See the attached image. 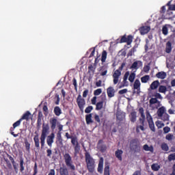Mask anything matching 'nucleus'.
I'll return each instance as SVG.
<instances>
[{
    "instance_id": "obj_1",
    "label": "nucleus",
    "mask_w": 175,
    "mask_h": 175,
    "mask_svg": "<svg viewBox=\"0 0 175 175\" xmlns=\"http://www.w3.org/2000/svg\"><path fill=\"white\" fill-rule=\"evenodd\" d=\"M49 129H50V127L49 126V124L42 125V134L40 137V143H41L42 148L44 147V144L46 143V137H47V133H49Z\"/></svg>"
},
{
    "instance_id": "obj_2",
    "label": "nucleus",
    "mask_w": 175,
    "mask_h": 175,
    "mask_svg": "<svg viewBox=\"0 0 175 175\" xmlns=\"http://www.w3.org/2000/svg\"><path fill=\"white\" fill-rule=\"evenodd\" d=\"M85 161L87 163V167L89 172H90V173H92L95 170V161H94V159L91 157V155H90L88 152L85 154Z\"/></svg>"
},
{
    "instance_id": "obj_3",
    "label": "nucleus",
    "mask_w": 175,
    "mask_h": 175,
    "mask_svg": "<svg viewBox=\"0 0 175 175\" xmlns=\"http://www.w3.org/2000/svg\"><path fill=\"white\" fill-rule=\"evenodd\" d=\"M157 116L163 121H169V114L166 113V108L165 107H161L158 109Z\"/></svg>"
},
{
    "instance_id": "obj_4",
    "label": "nucleus",
    "mask_w": 175,
    "mask_h": 175,
    "mask_svg": "<svg viewBox=\"0 0 175 175\" xmlns=\"http://www.w3.org/2000/svg\"><path fill=\"white\" fill-rule=\"evenodd\" d=\"M64 159L66 166H68V167H69V169H70L71 170H75V167L72 163V157H70V155L68 153H66L64 154Z\"/></svg>"
},
{
    "instance_id": "obj_5",
    "label": "nucleus",
    "mask_w": 175,
    "mask_h": 175,
    "mask_svg": "<svg viewBox=\"0 0 175 175\" xmlns=\"http://www.w3.org/2000/svg\"><path fill=\"white\" fill-rule=\"evenodd\" d=\"M139 112L141 113V117L142 118H140V121L142 122V126H137V132H140L141 131H144V126H143L144 124V118H146V116H144V113L143 112V108L139 109Z\"/></svg>"
},
{
    "instance_id": "obj_6",
    "label": "nucleus",
    "mask_w": 175,
    "mask_h": 175,
    "mask_svg": "<svg viewBox=\"0 0 175 175\" xmlns=\"http://www.w3.org/2000/svg\"><path fill=\"white\" fill-rule=\"evenodd\" d=\"M54 139H55V134L51 133L46 138V143L49 147H53V143H54Z\"/></svg>"
},
{
    "instance_id": "obj_7",
    "label": "nucleus",
    "mask_w": 175,
    "mask_h": 175,
    "mask_svg": "<svg viewBox=\"0 0 175 175\" xmlns=\"http://www.w3.org/2000/svg\"><path fill=\"white\" fill-rule=\"evenodd\" d=\"M141 66H143V63L140 61H136L131 65V69L135 70L134 72H136V70H137L139 68H141Z\"/></svg>"
},
{
    "instance_id": "obj_8",
    "label": "nucleus",
    "mask_w": 175,
    "mask_h": 175,
    "mask_svg": "<svg viewBox=\"0 0 175 175\" xmlns=\"http://www.w3.org/2000/svg\"><path fill=\"white\" fill-rule=\"evenodd\" d=\"M77 102L78 103V106L79 107L83 110V109H84V105H85V101L84 100V99H83V98H81V95H79L78 98L77 99Z\"/></svg>"
},
{
    "instance_id": "obj_9",
    "label": "nucleus",
    "mask_w": 175,
    "mask_h": 175,
    "mask_svg": "<svg viewBox=\"0 0 175 175\" xmlns=\"http://www.w3.org/2000/svg\"><path fill=\"white\" fill-rule=\"evenodd\" d=\"M120 76H121V71H120V70H116L113 75V84L116 85L118 83Z\"/></svg>"
},
{
    "instance_id": "obj_10",
    "label": "nucleus",
    "mask_w": 175,
    "mask_h": 175,
    "mask_svg": "<svg viewBox=\"0 0 175 175\" xmlns=\"http://www.w3.org/2000/svg\"><path fill=\"white\" fill-rule=\"evenodd\" d=\"M49 122L51 124V128L52 131H54V129H55V128L57 127V125L59 124V122H58V120L55 118H51Z\"/></svg>"
},
{
    "instance_id": "obj_11",
    "label": "nucleus",
    "mask_w": 175,
    "mask_h": 175,
    "mask_svg": "<svg viewBox=\"0 0 175 175\" xmlns=\"http://www.w3.org/2000/svg\"><path fill=\"white\" fill-rule=\"evenodd\" d=\"M107 94L108 98H113L114 95H116V90H114V88L110 86L107 89Z\"/></svg>"
},
{
    "instance_id": "obj_12",
    "label": "nucleus",
    "mask_w": 175,
    "mask_h": 175,
    "mask_svg": "<svg viewBox=\"0 0 175 175\" xmlns=\"http://www.w3.org/2000/svg\"><path fill=\"white\" fill-rule=\"evenodd\" d=\"M140 85H142L139 79H136L133 84V89L137 91V94L140 92Z\"/></svg>"
},
{
    "instance_id": "obj_13",
    "label": "nucleus",
    "mask_w": 175,
    "mask_h": 175,
    "mask_svg": "<svg viewBox=\"0 0 175 175\" xmlns=\"http://www.w3.org/2000/svg\"><path fill=\"white\" fill-rule=\"evenodd\" d=\"M151 29V27L148 26H144L139 29L141 35H146V33H148Z\"/></svg>"
},
{
    "instance_id": "obj_14",
    "label": "nucleus",
    "mask_w": 175,
    "mask_h": 175,
    "mask_svg": "<svg viewBox=\"0 0 175 175\" xmlns=\"http://www.w3.org/2000/svg\"><path fill=\"white\" fill-rule=\"evenodd\" d=\"M150 105H156V107L157 109V107H159V106H161V102L158 101V99H157V98L153 97L150 100Z\"/></svg>"
},
{
    "instance_id": "obj_15",
    "label": "nucleus",
    "mask_w": 175,
    "mask_h": 175,
    "mask_svg": "<svg viewBox=\"0 0 175 175\" xmlns=\"http://www.w3.org/2000/svg\"><path fill=\"white\" fill-rule=\"evenodd\" d=\"M128 77H129V72H126L124 74L123 78V87H128V85H129V83H128Z\"/></svg>"
},
{
    "instance_id": "obj_16",
    "label": "nucleus",
    "mask_w": 175,
    "mask_h": 175,
    "mask_svg": "<svg viewBox=\"0 0 175 175\" xmlns=\"http://www.w3.org/2000/svg\"><path fill=\"white\" fill-rule=\"evenodd\" d=\"M122 154H124V152L121 150H117L115 152V157H116L119 161H122Z\"/></svg>"
},
{
    "instance_id": "obj_17",
    "label": "nucleus",
    "mask_w": 175,
    "mask_h": 175,
    "mask_svg": "<svg viewBox=\"0 0 175 175\" xmlns=\"http://www.w3.org/2000/svg\"><path fill=\"white\" fill-rule=\"evenodd\" d=\"M159 87V81H153L150 86L151 90H157Z\"/></svg>"
},
{
    "instance_id": "obj_18",
    "label": "nucleus",
    "mask_w": 175,
    "mask_h": 175,
    "mask_svg": "<svg viewBox=\"0 0 175 175\" xmlns=\"http://www.w3.org/2000/svg\"><path fill=\"white\" fill-rule=\"evenodd\" d=\"M166 72H159L156 75V77H157V79H161V80H163V79H166Z\"/></svg>"
},
{
    "instance_id": "obj_19",
    "label": "nucleus",
    "mask_w": 175,
    "mask_h": 175,
    "mask_svg": "<svg viewBox=\"0 0 175 175\" xmlns=\"http://www.w3.org/2000/svg\"><path fill=\"white\" fill-rule=\"evenodd\" d=\"M125 118V113L118 111L117 112V119L119 120V121H122Z\"/></svg>"
},
{
    "instance_id": "obj_20",
    "label": "nucleus",
    "mask_w": 175,
    "mask_h": 175,
    "mask_svg": "<svg viewBox=\"0 0 175 175\" xmlns=\"http://www.w3.org/2000/svg\"><path fill=\"white\" fill-rule=\"evenodd\" d=\"M60 175H69V172L67 167H60L59 169Z\"/></svg>"
},
{
    "instance_id": "obj_21",
    "label": "nucleus",
    "mask_w": 175,
    "mask_h": 175,
    "mask_svg": "<svg viewBox=\"0 0 175 175\" xmlns=\"http://www.w3.org/2000/svg\"><path fill=\"white\" fill-rule=\"evenodd\" d=\"M135 78H136V73H135V71L129 74V81H130V83H133V81H135Z\"/></svg>"
},
{
    "instance_id": "obj_22",
    "label": "nucleus",
    "mask_w": 175,
    "mask_h": 175,
    "mask_svg": "<svg viewBox=\"0 0 175 175\" xmlns=\"http://www.w3.org/2000/svg\"><path fill=\"white\" fill-rule=\"evenodd\" d=\"M172 52V42H167L166 43V46H165V53H169Z\"/></svg>"
},
{
    "instance_id": "obj_23",
    "label": "nucleus",
    "mask_w": 175,
    "mask_h": 175,
    "mask_svg": "<svg viewBox=\"0 0 175 175\" xmlns=\"http://www.w3.org/2000/svg\"><path fill=\"white\" fill-rule=\"evenodd\" d=\"M143 149L145 151H150V152H152V151H154V148L152 146H149L147 144L144 145Z\"/></svg>"
},
{
    "instance_id": "obj_24",
    "label": "nucleus",
    "mask_w": 175,
    "mask_h": 175,
    "mask_svg": "<svg viewBox=\"0 0 175 175\" xmlns=\"http://www.w3.org/2000/svg\"><path fill=\"white\" fill-rule=\"evenodd\" d=\"M33 141H34L36 147H37V148H39L40 147V144L39 142V136L36 135L33 137Z\"/></svg>"
},
{
    "instance_id": "obj_25",
    "label": "nucleus",
    "mask_w": 175,
    "mask_h": 175,
    "mask_svg": "<svg viewBox=\"0 0 175 175\" xmlns=\"http://www.w3.org/2000/svg\"><path fill=\"white\" fill-rule=\"evenodd\" d=\"M29 116H31V113L29 111H27L25 114H23V116H22V118H21V120L23 121V120H29Z\"/></svg>"
},
{
    "instance_id": "obj_26",
    "label": "nucleus",
    "mask_w": 175,
    "mask_h": 175,
    "mask_svg": "<svg viewBox=\"0 0 175 175\" xmlns=\"http://www.w3.org/2000/svg\"><path fill=\"white\" fill-rule=\"evenodd\" d=\"M136 112H132L130 115V120L131 122H136Z\"/></svg>"
},
{
    "instance_id": "obj_27",
    "label": "nucleus",
    "mask_w": 175,
    "mask_h": 175,
    "mask_svg": "<svg viewBox=\"0 0 175 175\" xmlns=\"http://www.w3.org/2000/svg\"><path fill=\"white\" fill-rule=\"evenodd\" d=\"M106 58H107V52H106V51H103L101 56L102 62H106Z\"/></svg>"
},
{
    "instance_id": "obj_28",
    "label": "nucleus",
    "mask_w": 175,
    "mask_h": 175,
    "mask_svg": "<svg viewBox=\"0 0 175 175\" xmlns=\"http://www.w3.org/2000/svg\"><path fill=\"white\" fill-rule=\"evenodd\" d=\"M85 120H86V123L90 124L92 122V114H89L87 115L85 117Z\"/></svg>"
},
{
    "instance_id": "obj_29",
    "label": "nucleus",
    "mask_w": 175,
    "mask_h": 175,
    "mask_svg": "<svg viewBox=\"0 0 175 175\" xmlns=\"http://www.w3.org/2000/svg\"><path fill=\"white\" fill-rule=\"evenodd\" d=\"M167 91V89L166 88V86L160 85L159 88V92H161V94H165Z\"/></svg>"
},
{
    "instance_id": "obj_30",
    "label": "nucleus",
    "mask_w": 175,
    "mask_h": 175,
    "mask_svg": "<svg viewBox=\"0 0 175 175\" xmlns=\"http://www.w3.org/2000/svg\"><path fill=\"white\" fill-rule=\"evenodd\" d=\"M167 14L170 16L168 18V20H172V18H174L175 15H173V12H172V10H169L167 12Z\"/></svg>"
},
{
    "instance_id": "obj_31",
    "label": "nucleus",
    "mask_w": 175,
    "mask_h": 175,
    "mask_svg": "<svg viewBox=\"0 0 175 175\" xmlns=\"http://www.w3.org/2000/svg\"><path fill=\"white\" fill-rule=\"evenodd\" d=\"M155 124L159 129H161V128H163V126H165V124L159 120H157Z\"/></svg>"
},
{
    "instance_id": "obj_32",
    "label": "nucleus",
    "mask_w": 175,
    "mask_h": 175,
    "mask_svg": "<svg viewBox=\"0 0 175 175\" xmlns=\"http://www.w3.org/2000/svg\"><path fill=\"white\" fill-rule=\"evenodd\" d=\"M151 168L154 171V172H158L159 169H161V166L159 165L157 163L152 164Z\"/></svg>"
},
{
    "instance_id": "obj_33",
    "label": "nucleus",
    "mask_w": 175,
    "mask_h": 175,
    "mask_svg": "<svg viewBox=\"0 0 175 175\" xmlns=\"http://www.w3.org/2000/svg\"><path fill=\"white\" fill-rule=\"evenodd\" d=\"M150 80V75H145L141 78L142 83H147Z\"/></svg>"
},
{
    "instance_id": "obj_34",
    "label": "nucleus",
    "mask_w": 175,
    "mask_h": 175,
    "mask_svg": "<svg viewBox=\"0 0 175 175\" xmlns=\"http://www.w3.org/2000/svg\"><path fill=\"white\" fill-rule=\"evenodd\" d=\"M54 113L55 116H61V108H59V107H55L54 109Z\"/></svg>"
},
{
    "instance_id": "obj_35",
    "label": "nucleus",
    "mask_w": 175,
    "mask_h": 175,
    "mask_svg": "<svg viewBox=\"0 0 175 175\" xmlns=\"http://www.w3.org/2000/svg\"><path fill=\"white\" fill-rule=\"evenodd\" d=\"M103 107V101H100V102H98L97 104H96V109L97 110H101V109Z\"/></svg>"
},
{
    "instance_id": "obj_36",
    "label": "nucleus",
    "mask_w": 175,
    "mask_h": 175,
    "mask_svg": "<svg viewBox=\"0 0 175 175\" xmlns=\"http://www.w3.org/2000/svg\"><path fill=\"white\" fill-rule=\"evenodd\" d=\"M102 169H103V159H100L99 164H98V172H100V170H102Z\"/></svg>"
},
{
    "instance_id": "obj_37",
    "label": "nucleus",
    "mask_w": 175,
    "mask_h": 175,
    "mask_svg": "<svg viewBox=\"0 0 175 175\" xmlns=\"http://www.w3.org/2000/svg\"><path fill=\"white\" fill-rule=\"evenodd\" d=\"M133 40V37L132 36H129L126 38V43L128 45L131 44Z\"/></svg>"
},
{
    "instance_id": "obj_38",
    "label": "nucleus",
    "mask_w": 175,
    "mask_h": 175,
    "mask_svg": "<svg viewBox=\"0 0 175 175\" xmlns=\"http://www.w3.org/2000/svg\"><path fill=\"white\" fill-rule=\"evenodd\" d=\"M148 124H149V127H150V130L152 132H155V125L154 124V122H150Z\"/></svg>"
},
{
    "instance_id": "obj_39",
    "label": "nucleus",
    "mask_w": 175,
    "mask_h": 175,
    "mask_svg": "<svg viewBox=\"0 0 175 175\" xmlns=\"http://www.w3.org/2000/svg\"><path fill=\"white\" fill-rule=\"evenodd\" d=\"M131 150H133L134 151H140V148L137 146V145H132L131 144Z\"/></svg>"
},
{
    "instance_id": "obj_40",
    "label": "nucleus",
    "mask_w": 175,
    "mask_h": 175,
    "mask_svg": "<svg viewBox=\"0 0 175 175\" xmlns=\"http://www.w3.org/2000/svg\"><path fill=\"white\" fill-rule=\"evenodd\" d=\"M161 148H162V150H163V151H168L169 150V146L165 143L162 144Z\"/></svg>"
},
{
    "instance_id": "obj_41",
    "label": "nucleus",
    "mask_w": 175,
    "mask_h": 175,
    "mask_svg": "<svg viewBox=\"0 0 175 175\" xmlns=\"http://www.w3.org/2000/svg\"><path fill=\"white\" fill-rule=\"evenodd\" d=\"M102 94V89H97L94 90V95L96 96H98V95H100Z\"/></svg>"
},
{
    "instance_id": "obj_42",
    "label": "nucleus",
    "mask_w": 175,
    "mask_h": 175,
    "mask_svg": "<svg viewBox=\"0 0 175 175\" xmlns=\"http://www.w3.org/2000/svg\"><path fill=\"white\" fill-rule=\"evenodd\" d=\"M71 143H72V144H73V146L79 145V142H77V138H76V137L72 138Z\"/></svg>"
},
{
    "instance_id": "obj_43",
    "label": "nucleus",
    "mask_w": 175,
    "mask_h": 175,
    "mask_svg": "<svg viewBox=\"0 0 175 175\" xmlns=\"http://www.w3.org/2000/svg\"><path fill=\"white\" fill-rule=\"evenodd\" d=\"M146 118H147L148 123L153 122L152 117H151V115H150V113H148V112L146 114Z\"/></svg>"
},
{
    "instance_id": "obj_44",
    "label": "nucleus",
    "mask_w": 175,
    "mask_h": 175,
    "mask_svg": "<svg viewBox=\"0 0 175 175\" xmlns=\"http://www.w3.org/2000/svg\"><path fill=\"white\" fill-rule=\"evenodd\" d=\"M153 96H154V98H156V99H163L162 95H161V94L157 93V92L154 93L153 94Z\"/></svg>"
},
{
    "instance_id": "obj_45",
    "label": "nucleus",
    "mask_w": 175,
    "mask_h": 175,
    "mask_svg": "<svg viewBox=\"0 0 175 175\" xmlns=\"http://www.w3.org/2000/svg\"><path fill=\"white\" fill-rule=\"evenodd\" d=\"M104 173H105V175H110V170H109V165H107L105 167Z\"/></svg>"
},
{
    "instance_id": "obj_46",
    "label": "nucleus",
    "mask_w": 175,
    "mask_h": 175,
    "mask_svg": "<svg viewBox=\"0 0 175 175\" xmlns=\"http://www.w3.org/2000/svg\"><path fill=\"white\" fill-rule=\"evenodd\" d=\"M168 161H175V153H172L168 156Z\"/></svg>"
},
{
    "instance_id": "obj_47",
    "label": "nucleus",
    "mask_w": 175,
    "mask_h": 175,
    "mask_svg": "<svg viewBox=\"0 0 175 175\" xmlns=\"http://www.w3.org/2000/svg\"><path fill=\"white\" fill-rule=\"evenodd\" d=\"M173 137H174V135H173V134L169 133L166 135L165 139L167 140H173Z\"/></svg>"
},
{
    "instance_id": "obj_48",
    "label": "nucleus",
    "mask_w": 175,
    "mask_h": 175,
    "mask_svg": "<svg viewBox=\"0 0 175 175\" xmlns=\"http://www.w3.org/2000/svg\"><path fill=\"white\" fill-rule=\"evenodd\" d=\"M21 119L19 120L16 121L15 123H14L13 126L14 128H17V126H19V125L21 124Z\"/></svg>"
},
{
    "instance_id": "obj_49",
    "label": "nucleus",
    "mask_w": 175,
    "mask_h": 175,
    "mask_svg": "<svg viewBox=\"0 0 175 175\" xmlns=\"http://www.w3.org/2000/svg\"><path fill=\"white\" fill-rule=\"evenodd\" d=\"M94 108L92 107V106H89V107H88L86 109H85V113H91V111H92V109H93Z\"/></svg>"
},
{
    "instance_id": "obj_50",
    "label": "nucleus",
    "mask_w": 175,
    "mask_h": 175,
    "mask_svg": "<svg viewBox=\"0 0 175 175\" xmlns=\"http://www.w3.org/2000/svg\"><path fill=\"white\" fill-rule=\"evenodd\" d=\"M126 92H128V90L127 89H123L121 90L118 92V94H120V95H124V94H126Z\"/></svg>"
},
{
    "instance_id": "obj_51",
    "label": "nucleus",
    "mask_w": 175,
    "mask_h": 175,
    "mask_svg": "<svg viewBox=\"0 0 175 175\" xmlns=\"http://www.w3.org/2000/svg\"><path fill=\"white\" fill-rule=\"evenodd\" d=\"M12 165L14 166V169L16 173H18V167L17 165H16V163H14V161H12Z\"/></svg>"
},
{
    "instance_id": "obj_52",
    "label": "nucleus",
    "mask_w": 175,
    "mask_h": 175,
    "mask_svg": "<svg viewBox=\"0 0 175 175\" xmlns=\"http://www.w3.org/2000/svg\"><path fill=\"white\" fill-rule=\"evenodd\" d=\"M167 6H169L170 10H175V5H170V2H169L167 4Z\"/></svg>"
},
{
    "instance_id": "obj_53",
    "label": "nucleus",
    "mask_w": 175,
    "mask_h": 175,
    "mask_svg": "<svg viewBox=\"0 0 175 175\" xmlns=\"http://www.w3.org/2000/svg\"><path fill=\"white\" fill-rule=\"evenodd\" d=\"M163 33V35H167L168 31H167V27L166 26H164L162 29Z\"/></svg>"
},
{
    "instance_id": "obj_54",
    "label": "nucleus",
    "mask_w": 175,
    "mask_h": 175,
    "mask_svg": "<svg viewBox=\"0 0 175 175\" xmlns=\"http://www.w3.org/2000/svg\"><path fill=\"white\" fill-rule=\"evenodd\" d=\"M163 132L164 133H169L170 132V129L169 126H165L163 128Z\"/></svg>"
},
{
    "instance_id": "obj_55",
    "label": "nucleus",
    "mask_w": 175,
    "mask_h": 175,
    "mask_svg": "<svg viewBox=\"0 0 175 175\" xmlns=\"http://www.w3.org/2000/svg\"><path fill=\"white\" fill-rule=\"evenodd\" d=\"M25 144L26 150H27V151H29V148H31V144H29L28 142H25Z\"/></svg>"
},
{
    "instance_id": "obj_56",
    "label": "nucleus",
    "mask_w": 175,
    "mask_h": 175,
    "mask_svg": "<svg viewBox=\"0 0 175 175\" xmlns=\"http://www.w3.org/2000/svg\"><path fill=\"white\" fill-rule=\"evenodd\" d=\"M75 154H77L79 151H80V146H79V144L75 145Z\"/></svg>"
},
{
    "instance_id": "obj_57",
    "label": "nucleus",
    "mask_w": 175,
    "mask_h": 175,
    "mask_svg": "<svg viewBox=\"0 0 175 175\" xmlns=\"http://www.w3.org/2000/svg\"><path fill=\"white\" fill-rule=\"evenodd\" d=\"M24 161L21 160V172H23L24 170Z\"/></svg>"
},
{
    "instance_id": "obj_58",
    "label": "nucleus",
    "mask_w": 175,
    "mask_h": 175,
    "mask_svg": "<svg viewBox=\"0 0 175 175\" xmlns=\"http://www.w3.org/2000/svg\"><path fill=\"white\" fill-rule=\"evenodd\" d=\"M88 92H89L88 90H85L83 93V97L87 98V95H88Z\"/></svg>"
},
{
    "instance_id": "obj_59",
    "label": "nucleus",
    "mask_w": 175,
    "mask_h": 175,
    "mask_svg": "<svg viewBox=\"0 0 175 175\" xmlns=\"http://www.w3.org/2000/svg\"><path fill=\"white\" fill-rule=\"evenodd\" d=\"M46 153H47V157H51L53 152L51 151V149H48L46 150Z\"/></svg>"
},
{
    "instance_id": "obj_60",
    "label": "nucleus",
    "mask_w": 175,
    "mask_h": 175,
    "mask_svg": "<svg viewBox=\"0 0 175 175\" xmlns=\"http://www.w3.org/2000/svg\"><path fill=\"white\" fill-rule=\"evenodd\" d=\"M57 127H58L59 132H62V129H64V126L62 124H60L59 123V124H57Z\"/></svg>"
},
{
    "instance_id": "obj_61",
    "label": "nucleus",
    "mask_w": 175,
    "mask_h": 175,
    "mask_svg": "<svg viewBox=\"0 0 175 175\" xmlns=\"http://www.w3.org/2000/svg\"><path fill=\"white\" fill-rule=\"evenodd\" d=\"M92 105H96V96H94L92 99Z\"/></svg>"
},
{
    "instance_id": "obj_62",
    "label": "nucleus",
    "mask_w": 175,
    "mask_h": 175,
    "mask_svg": "<svg viewBox=\"0 0 175 175\" xmlns=\"http://www.w3.org/2000/svg\"><path fill=\"white\" fill-rule=\"evenodd\" d=\"M125 42H126V38L125 36H123L120 40V43H125Z\"/></svg>"
},
{
    "instance_id": "obj_63",
    "label": "nucleus",
    "mask_w": 175,
    "mask_h": 175,
    "mask_svg": "<svg viewBox=\"0 0 175 175\" xmlns=\"http://www.w3.org/2000/svg\"><path fill=\"white\" fill-rule=\"evenodd\" d=\"M96 87H102V81L99 80L96 83Z\"/></svg>"
},
{
    "instance_id": "obj_64",
    "label": "nucleus",
    "mask_w": 175,
    "mask_h": 175,
    "mask_svg": "<svg viewBox=\"0 0 175 175\" xmlns=\"http://www.w3.org/2000/svg\"><path fill=\"white\" fill-rule=\"evenodd\" d=\"M150 70V67L148 66H145L144 68V72H146V73Z\"/></svg>"
}]
</instances>
